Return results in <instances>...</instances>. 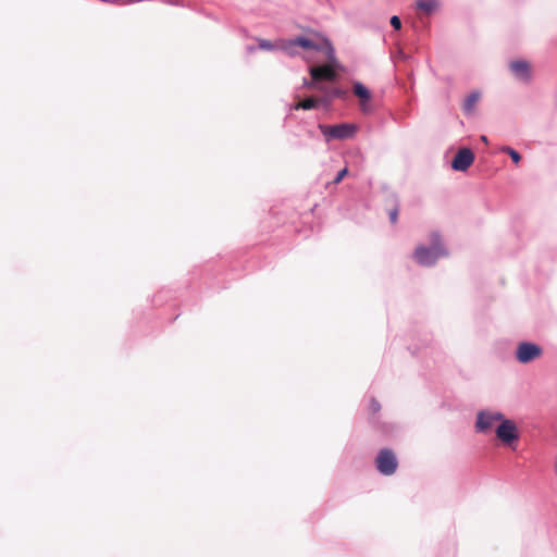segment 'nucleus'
Listing matches in <instances>:
<instances>
[{"label": "nucleus", "instance_id": "obj_1", "mask_svg": "<svg viewBox=\"0 0 557 557\" xmlns=\"http://www.w3.org/2000/svg\"><path fill=\"white\" fill-rule=\"evenodd\" d=\"M280 48L288 55H301L308 63L335 61V50L331 41L314 30H309L294 39L281 40Z\"/></svg>", "mask_w": 557, "mask_h": 557}, {"label": "nucleus", "instance_id": "obj_2", "mask_svg": "<svg viewBox=\"0 0 557 557\" xmlns=\"http://www.w3.org/2000/svg\"><path fill=\"white\" fill-rule=\"evenodd\" d=\"M323 65H312L309 69L311 81L306 83L307 87L325 92L326 88L321 85L322 82H334L337 78V73L333 66L334 61H327Z\"/></svg>", "mask_w": 557, "mask_h": 557}, {"label": "nucleus", "instance_id": "obj_3", "mask_svg": "<svg viewBox=\"0 0 557 557\" xmlns=\"http://www.w3.org/2000/svg\"><path fill=\"white\" fill-rule=\"evenodd\" d=\"M446 251L441 244L440 235L434 233L432 234V247L426 248L424 246H418L413 252V257L416 261L421 265H432L436 262V260L445 256Z\"/></svg>", "mask_w": 557, "mask_h": 557}, {"label": "nucleus", "instance_id": "obj_4", "mask_svg": "<svg viewBox=\"0 0 557 557\" xmlns=\"http://www.w3.org/2000/svg\"><path fill=\"white\" fill-rule=\"evenodd\" d=\"M319 128L325 136L326 140L338 139L345 140L352 138L357 133V125L350 123H342L336 125H323L320 124Z\"/></svg>", "mask_w": 557, "mask_h": 557}, {"label": "nucleus", "instance_id": "obj_5", "mask_svg": "<svg viewBox=\"0 0 557 557\" xmlns=\"http://www.w3.org/2000/svg\"><path fill=\"white\" fill-rule=\"evenodd\" d=\"M376 469L384 475L395 473L398 461L393 450L384 448L380 450L375 459Z\"/></svg>", "mask_w": 557, "mask_h": 557}, {"label": "nucleus", "instance_id": "obj_6", "mask_svg": "<svg viewBox=\"0 0 557 557\" xmlns=\"http://www.w3.org/2000/svg\"><path fill=\"white\" fill-rule=\"evenodd\" d=\"M496 436L506 445H511L519 438V433L516 423L509 419H503L496 428Z\"/></svg>", "mask_w": 557, "mask_h": 557}, {"label": "nucleus", "instance_id": "obj_7", "mask_svg": "<svg viewBox=\"0 0 557 557\" xmlns=\"http://www.w3.org/2000/svg\"><path fill=\"white\" fill-rule=\"evenodd\" d=\"M542 355L540 346L529 342H522L516 350V358L521 363H528L537 359Z\"/></svg>", "mask_w": 557, "mask_h": 557}, {"label": "nucleus", "instance_id": "obj_8", "mask_svg": "<svg viewBox=\"0 0 557 557\" xmlns=\"http://www.w3.org/2000/svg\"><path fill=\"white\" fill-rule=\"evenodd\" d=\"M509 69L513 76L523 83H529L532 78L531 64L525 60L511 61L509 63Z\"/></svg>", "mask_w": 557, "mask_h": 557}, {"label": "nucleus", "instance_id": "obj_9", "mask_svg": "<svg viewBox=\"0 0 557 557\" xmlns=\"http://www.w3.org/2000/svg\"><path fill=\"white\" fill-rule=\"evenodd\" d=\"M352 91H354V95L356 97H358V99H359L360 110L363 113L371 112L372 111V107H371L372 95H371L370 90L360 82H356L352 85Z\"/></svg>", "mask_w": 557, "mask_h": 557}, {"label": "nucleus", "instance_id": "obj_10", "mask_svg": "<svg viewBox=\"0 0 557 557\" xmlns=\"http://www.w3.org/2000/svg\"><path fill=\"white\" fill-rule=\"evenodd\" d=\"M474 161V154L469 148L460 149L453 159L451 168L456 171H467Z\"/></svg>", "mask_w": 557, "mask_h": 557}, {"label": "nucleus", "instance_id": "obj_11", "mask_svg": "<svg viewBox=\"0 0 557 557\" xmlns=\"http://www.w3.org/2000/svg\"><path fill=\"white\" fill-rule=\"evenodd\" d=\"M504 416L499 412L482 411L478 414L476 429L480 432H485L491 429L494 423L502 422Z\"/></svg>", "mask_w": 557, "mask_h": 557}, {"label": "nucleus", "instance_id": "obj_12", "mask_svg": "<svg viewBox=\"0 0 557 557\" xmlns=\"http://www.w3.org/2000/svg\"><path fill=\"white\" fill-rule=\"evenodd\" d=\"M437 5L438 3L436 0H419L417 2V8L428 14L432 13L437 8Z\"/></svg>", "mask_w": 557, "mask_h": 557}, {"label": "nucleus", "instance_id": "obj_13", "mask_svg": "<svg viewBox=\"0 0 557 557\" xmlns=\"http://www.w3.org/2000/svg\"><path fill=\"white\" fill-rule=\"evenodd\" d=\"M479 99H480V94L479 92L470 94L467 97V99L465 100L463 110L467 111V112L472 111L474 109V107L476 106Z\"/></svg>", "mask_w": 557, "mask_h": 557}, {"label": "nucleus", "instance_id": "obj_14", "mask_svg": "<svg viewBox=\"0 0 557 557\" xmlns=\"http://www.w3.org/2000/svg\"><path fill=\"white\" fill-rule=\"evenodd\" d=\"M318 104V100L313 97L307 98L305 100L299 101L294 106L295 110H310L313 109Z\"/></svg>", "mask_w": 557, "mask_h": 557}, {"label": "nucleus", "instance_id": "obj_15", "mask_svg": "<svg viewBox=\"0 0 557 557\" xmlns=\"http://www.w3.org/2000/svg\"><path fill=\"white\" fill-rule=\"evenodd\" d=\"M503 151L508 153L510 156V158L512 159V161L518 164L521 160V156L519 154L518 151H516L515 149L510 148V147H504L503 148Z\"/></svg>", "mask_w": 557, "mask_h": 557}, {"label": "nucleus", "instance_id": "obj_16", "mask_svg": "<svg viewBox=\"0 0 557 557\" xmlns=\"http://www.w3.org/2000/svg\"><path fill=\"white\" fill-rule=\"evenodd\" d=\"M325 92H326L327 98H330V99L341 98V97H343L345 95V91L342 90V89H338V88H334V89L329 90V91L326 90Z\"/></svg>", "mask_w": 557, "mask_h": 557}, {"label": "nucleus", "instance_id": "obj_17", "mask_svg": "<svg viewBox=\"0 0 557 557\" xmlns=\"http://www.w3.org/2000/svg\"><path fill=\"white\" fill-rule=\"evenodd\" d=\"M398 213H399V208L397 206L389 210L388 215H389V220H391V222L393 224L397 223V221H398Z\"/></svg>", "mask_w": 557, "mask_h": 557}, {"label": "nucleus", "instance_id": "obj_18", "mask_svg": "<svg viewBox=\"0 0 557 557\" xmlns=\"http://www.w3.org/2000/svg\"><path fill=\"white\" fill-rule=\"evenodd\" d=\"M347 174H348V170H347V168H345V169L341 170V171L337 173L336 177L334 178L333 183H334V184H338V183H341V182L343 181V178H344Z\"/></svg>", "mask_w": 557, "mask_h": 557}, {"label": "nucleus", "instance_id": "obj_19", "mask_svg": "<svg viewBox=\"0 0 557 557\" xmlns=\"http://www.w3.org/2000/svg\"><path fill=\"white\" fill-rule=\"evenodd\" d=\"M391 25L395 28V29H400L401 27V21L398 16L394 15L391 17Z\"/></svg>", "mask_w": 557, "mask_h": 557}, {"label": "nucleus", "instance_id": "obj_20", "mask_svg": "<svg viewBox=\"0 0 557 557\" xmlns=\"http://www.w3.org/2000/svg\"><path fill=\"white\" fill-rule=\"evenodd\" d=\"M380 409V404L376 400L372 399L370 403V410L372 411V413H376Z\"/></svg>", "mask_w": 557, "mask_h": 557}, {"label": "nucleus", "instance_id": "obj_21", "mask_svg": "<svg viewBox=\"0 0 557 557\" xmlns=\"http://www.w3.org/2000/svg\"><path fill=\"white\" fill-rule=\"evenodd\" d=\"M260 47H261V48H264V49H270V48H271V44H270V42H268V41H262V42L260 44Z\"/></svg>", "mask_w": 557, "mask_h": 557}, {"label": "nucleus", "instance_id": "obj_22", "mask_svg": "<svg viewBox=\"0 0 557 557\" xmlns=\"http://www.w3.org/2000/svg\"><path fill=\"white\" fill-rule=\"evenodd\" d=\"M481 139L484 141V143H487V139L485 136H482Z\"/></svg>", "mask_w": 557, "mask_h": 557}, {"label": "nucleus", "instance_id": "obj_23", "mask_svg": "<svg viewBox=\"0 0 557 557\" xmlns=\"http://www.w3.org/2000/svg\"><path fill=\"white\" fill-rule=\"evenodd\" d=\"M555 472L557 474V458H556V462H555Z\"/></svg>", "mask_w": 557, "mask_h": 557}]
</instances>
